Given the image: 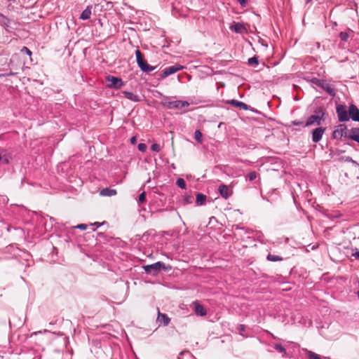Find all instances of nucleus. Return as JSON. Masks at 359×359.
Segmentation results:
<instances>
[{"label":"nucleus","mask_w":359,"mask_h":359,"mask_svg":"<svg viewBox=\"0 0 359 359\" xmlns=\"http://www.w3.org/2000/svg\"><path fill=\"white\" fill-rule=\"evenodd\" d=\"M157 322L163 326H167L170 322V318L165 313H158Z\"/></svg>","instance_id":"ddd939ff"},{"label":"nucleus","mask_w":359,"mask_h":359,"mask_svg":"<svg viewBox=\"0 0 359 359\" xmlns=\"http://www.w3.org/2000/svg\"><path fill=\"white\" fill-rule=\"evenodd\" d=\"M122 93L125 95L126 98H128L130 100H132L133 102H139L140 97L137 95H135L132 92L129 91H123Z\"/></svg>","instance_id":"aec40b11"},{"label":"nucleus","mask_w":359,"mask_h":359,"mask_svg":"<svg viewBox=\"0 0 359 359\" xmlns=\"http://www.w3.org/2000/svg\"><path fill=\"white\" fill-rule=\"evenodd\" d=\"M339 161H345L348 163H351L353 165L355 166H359V163L354 161L351 156H341L339 158Z\"/></svg>","instance_id":"5701e85b"},{"label":"nucleus","mask_w":359,"mask_h":359,"mask_svg":"<svg viewBox=\"0 0 359 359\" xmlns=\"http://www.w3.org/2000/svg\"><path fill=\"white\" fill-rule=\"evenodd\" d=\"M352 256L354 257L356 259L359 260V251L352 253Z\"/></svg>","instance_id":"a19ab883"},{"label":"nucleus","mask_w":359,"mask_h":359,"mask_svg":"<svg viewBox=\"0 0 359 359\" xmlns=\"http://www.w3.org/2000/svg\"><path fill=\"white\" fill-rule=\"evenodd\" d=\"M1 160V156L0 155V161Z\"/></svg>","instance_id":"09e8293b"},{"label":"nucleus","mask_w":359,"mask_h":359,"mask_svg":"<svg viewBox=\"0 0 359 359\" xmlns=\"http://www.w3.org/2000/svg\"><path fill=\"white\" fill-rule=\"evenodd\" d=\"M184 200L185 201L186 203H192L193 197L191 196H186L184 198Z\"/></svg>","instance_id":"4c0bfd02"},{"label":"nucleus","mask_w":359,"mask_h":359,"mask_svg":"<svg viewBox=\"0 0 359 359\" xmlns=\"http://www.w3.org/2000/svg\"><path fill=\"white\" fill-rule=\"evenodd\" d=\"M246 178L249 181H253L257 178V172L255 171H250L247 175Z\"/></svg>","instance_id":"bb28decb"},{"label":"nucleus","mask_w":359,"mask_h":359,"mask_svg":"<svg viewBox=\"0 0 359 359\" xmlns=\"http://www.w3.org/2000/svg\"><path fill=\"white\" fill-rule=\"evenodd\" d=\"M357 295L359 297V290L357 292Z\"/></svg>","instance_id":"a18cd8bd"},{"label":"nucleus","mask_w":359,"mask_h":359,"mask_svg":"<svg viewBox=\"0 0 359 359\" xmlns=\"http://www.w3.org/2000/svg\"><path fill=\"white\" fill-rule=\"evenodd\" d=\"M91 225H96L98 227V226H100L102 225V224H100L99 222H95L94 224H91Z\"/></svg>","instance_id":"37998d69"},{"label":"nucleus","mask_w":359,"mask_h":359,"mask_svg":"<svg viewBox=\"0 0 359 359\" xmlns=\"http://www.w3.org/2000/svg\"><path fill=\"white\" fill-rule=\"evenodd\" d=\"M176 184L181 189H186V182L182 178H178L177 180Z\"/></svg>","instance_id":"cd10ccee"},{"label":"nucleus","mask_w":359,"mask_h":359,"mask_svg":"<svg viewBox=\"0 0 359 359\" xmlns=\"http://www.w3.org/2000/svg\"><path fill=\"white\" fill-rule=\"evenodd\" d=\"M349 130L345 124H339L334 130L332 137L334 139L338 140L344 137L348 139Z\"/></svg>","instance_id":"39448f33"},{"label":"nucleus","mask_w":359,"mask_h":359,"mask_svg":"<svg viewBox=\"0 0 359 359\" xmlns=\"http://www.w3.org/2000/svg\"><path fill=\"white\" fill-rule=\"evenodd\" d=\"M349 33L351 34H353V31L348 29V32H341L339 33V38L342 41H347V40L348 39V38L350 37V34Z\"/></svg>","instance_id":"412c9836"},{"label":"nucleus","mask_w":359,"mask_h":359,"mask_svg":"<svg viewBox=\"0 0 359 359\" xmlns=\"http://www.w3.org/2000/svg\"><path fill=\"white\" fill-rule=\"evenodd\" d=\"M307 356L309 359H321L318 354L311 351H307Z\"/></svg>","instance_id":"c85d7f7f"},{"label":"nucleus","mask_w":359,"mask_h":359,"mask_svg":"<svg viewBox=\"0 0 359 359\" xmlns=\"http://www.w3.org/2000/svg\"><path fill=\"white\" fill-rule=\"evenodd\" d=\"M107 81L108 82L107 86L110 88L120 89L124 86L123 81L119 77L107 76Z\"/></svg>","instance_id":"0eeeda50"},{"label":"nucleus","mask_w":359,"mask_h":359,"mask_svg":"<svg viewBox=\"0 0 359 359\" xmlns=\"http://www.w3.org/2000/svg\"><path fill=\"white\" fill-rule=\"evenodd\" d=\"M0 25L4 27L10 26V20L1 13H0Z\"/></svg>","instance_id":"4be33fe9"},{"label":"nucleus","mask_w":359,"mask_h":359,"mask_svg":"<svg viewBox=\"0 0 359 359\" xmlns=\"http://www.w3.org/2000/svg\"><path fill=\"white\" fill-rule=\"evenodd\" d=\"M229 29L236 33L242 34L246 32V28L241 22H235L233 25L230 26Z\"/></svg>","instance_id":"dca6fc26"},{"label":"nucleus","mask_w":359,"mask_h":359,"mask_svg":"<svg viewBox=\"0 0 359 359\" xmlns=\"http://www.w3.org/2000/svg\"><path fill=\"white\" fill-rule=\"evenodd\" d=\"M322 89H323L327 93H328L331 96H334L336 94L335 89L332 87V86L328 83L325 80H323L320 86Z\"/></svg>","instance_id":"9b49d317"},{"label":"nucleus","mask_w":359,"mask_h":359,"mask_svg":"<svg viewBox=\"0 0 359 359\" xmlns=\"http://www.w3.org/2000/svg\"><path fill=\"white\" fill-rule=\"evenodd\" d=\"M218 191L221 196L224 199H228L232 194V191L226 184H222L218 187Z\"/></svg>","instance_id":"9d476101"},{"label":"nucleus","mask_w":359,"mask_h":359,"mask_svg":"<svg viewBox=\"0 0 359 359\" xmlns=\"http://www.w3.org/2000/svg\"><path fill=\"white\" fill-rule=\"evenodd\" d=\"M136 61L140 69L144 72H150L155 69V67L149 65L144 58L142 52L137 49L135 51Z\"/></svg>","instance_id":"20e7f679"},{"label":"nucleus","mask_w":359,"mask_h":359,"mask_svg":"<svg viewBox=\"0 0 359 359\" xmlns=\"http://www.w3.org/2000/svg\"><path fill=\"white\" fill-rule=\"evenodd\" d=\"M203 135L199 130H196L194 133V139L196 141L200 144L203 142Z\"/></svg>","instance_id":"a878e982"},{"label":"nucleus","mask_w":359,"mask_h":359,"mask_svg":"<svg viewBox=\"0 0 359 359\" xmlns=\"http://www.w3.org/2000/svg\"><path fill=\"white\" fill-rule=\"evenodd\" d=\"M266 259L269 262H280L283 260V258L279 255L269 254L266 256Z\"/></svg>","instance_id":"b1692460"},{"label":"nucleus","mask_w":359,"mask_h":359,"mask_svg":"<svg viewBox=\"0 0 359 359\" xmlns=\"http://www.w3.org/2000/svg\"><path fill=\"white\" fill-rule=\"evenodd\" d=\"M207 200V196L201 193L196 194V205L197 206L203 205Z\"/></svg>","instance_id":"a211bd4d"},{"label":"nucleus","mask_w":359,"mask_h":359,"mask_svg":"<svg viewBox=\"0 0 359 359\" xmlns=\"http://www.w3.org/2000/svg\"><path fill=\"white\" fill-rule=\"evenodd\" d=\"M138 150L142 152H145L147 150V145L144 143H140L137 145Z\"/></svg>","instance_id":"473e14b6"},{"label":"nucleus","mask_w":359,"mask_h":359,"mask_svg":"<svg viewBox=\"0 0 359 359\" xmlns=\"http://www.w3.org/2000/svg\"><path fill=\"white\" fill-rule=\"evenodd\" d=\"M313 113V114L309 116L304 126L307 127L313 125L320 126L321 125L322 121L325 120L326 109L324 107L320 106L317 107L314 110Z\"/></svg>","instance_id":"f03ea898"},{"label":"nucleus","mask_w":359,"mask_h":359,"mask_svg":"<svg viewBox=\"0 0 359 359\" xmlns=\"http://www.w3.org/2000/svg\"><path fill=\"white\" fill-rule=\"evenodd\" d=\"M143 269L148 274L156 275L161 270H170L171 266L170 265L166 266L162 262H157L152 264L143 266Z\"/></svg>","instance_id":"7ed1b4c3"},{"label":"nucleus","mask_w":359,"mask_h":359,"mask_svg":"<svg viewBox=\"0 0 359 359\" xmlns=\"http://www.w3.org/2000/svg\"><path fill=\"white\" fill-rule=\"evenodd\" d=\"M312 0H306L307 3L311 2Z\"/></svg>","instance_id":"49530a36"},{"label":"nucleus","mask_w":359,"mask_h":359,"mask_svg":"<svg viewBox=\"0 0 359 359\" xmlns=\"http://www.w3.org/2000/svg\"><path fill=\"white\" fill-rule=\"evenodd\" d=\"M73 229H80V230H86L87 229V225L85 224H78L75 226H73L72 227Z\"/></svg>","instance_id":"c9c22d12"},{"label":"nucleus","mask_w":359,"mask_h":359,"mask_svg":"<svg viewBox=\"0 0 359 359\" xmlns=\"http://www.w3.org/2000/svg\"><path fill=\"white\" fill-rule=\"evenodd\" d=\"M227 103L230 104L231 105H232L235 107H237V108H239L241 109H244V110H248L249 108L248 104H246L245 103H244L243 102L236 100H228Z\"/></svg>","instance_id":"2eb2a0df"},{"label":"nucleus","mask_w":359,"mask_h":359,"mask_svg":"<svg viewBox=\"0 0 359 359\" xmlns=\"http://www.w3.org/2000/svg\"><path fill=\"white\" fill-rule=\"evenodd\" d=\"M92 6H88L87 8L83 11L80 15V18L82 20H88L90 18Z\"/></svg>","instance_id":"6ab92c4d"},{"label":"nucleus","mask_w":359,"mask_h":359,"mask_svg":"<svg viewBox=\"0 0 359 359\" xmlns=\"http://www.w3.org/2000/svg\"><path fill=\"white\" fill-rule=\"evenodd\" d=\"M325 128L318 127L312 130V141L315 143L318 142L323 137L325 131Z\"/></svg>","instance_id":"1a4fd4ad"},{"label":"nucleus","mask_w":359,"mask_h":359,"mask_svg":"<svg viewBox=\"0 0 359 359\" xmlns=\"http://www.w3.org/2000/svg\"><path fill=\"white\" fill-rule=\"evenodd\" d=\"M245 329H246V326L245 325H242V324L238 325L237 327V330H238V333L243 337H245L243 334V332L245 331Z\"/></svg>","instance_id":"7c9ffc66"},{"label":"nucleus","mask_w":359,"mask_h":359,"mask_svg":"<svg viewBox=\"0 0 359 359\" xmlns=\"http://www.w3.org/2000/svg\"><path fill=\"white\" fill-rule=\"evenodd\" d=\"M177 359H182L180 355L178 356Z\"/></svg>","instance_id":"de8ad7c7"},{"label":"nucleus","mask_w":359,"mask_h":359,"mask_svg":"<svg viewBox=\"0 0 359 359\" xmlns=\"http://www.w3.org/2000/svg\"><path fill=\"white\" fill-rule=\"evenodd\" d=\"M136 142H137L136 137H135V136H134V137H132L130 138V142H131L132 144H135V143H136Z\"/></svg>","instance_id":"79ce46f5"},{"label":"nucleus","mask_w":359,"mask_h":359,"mask_svg":"<svg viewBox=\"0 0 359 359\" xmlns=\"http://www.w3.org/2000/svg\"><path fill=\"white\" fill-rule=\"evenodd\" d=\"M193 305L194 306V311L198 316H205L207 315V310L205 308L197 301L194 302Z\"/></svg>","instance_id":"f8f14e48"},{"label":"nucleus","mask_w":359,"mask_h":359,"mask_svg":"<svg viewBox=\"0 0 359 359\" xmlns=\"http://www.w3.org/2000/svg\"><path fill=\"white\" fill-rule=\"evenodd\" d=\"M183 68H184V67L180 65H175L172 66H169L162 70V72L160 74V77H161V79H163L168 77V76L176 73L177 72H178L180 70H182Z\"/></svg>","instance_id":"6e6552de"},{"label":"nucleus","mask_w":359,"mask_h":359,"mask_svg":"<svg viewBox=\"0 0 359 359\" xmlns=\"http://www.w3.org/2000/svg\"><path fill=\"white\" fill-rule=\"evenodd\" d=\"M323 80L314 77L311 80V82L319 87Z\"/></svg>","instance_id":"72a5a7b5"},{"label":"nucleus","mask_w":359,"mask_h":359,"mask_svg":"<svg viewBox=\"0 0 359 359\" xmlns=\"http://www.w3.org/2000/svg\"><path fill=\"white\" fill-rule=\"evenodd\" d=\"M164 107H166L169 109H183L185 107H188L190 104L187 101L183 100H175L170 102H166L163 103Z\"/></svg>","instance_id":"423d86ee"},{"label":"nucleus","mask_w":359,"mask_h":359,"mask_svg":"<svg viewBox=\"0 0 359 359\" xmlns=\"http://www.w3.org/2000/svg\"><path fill=\"white\" fill-rule=\"evenodd\" d=\"M3 201H4V203H6L8 201V199L4 197Z\"/></svg>","instance_id":"c03bdc74"},{"label":"nucleus","mask_w":359,"mask_h":359,"mask_svg":"<svg viewBox=\"0 0 359 359\" xmlns=\"http://www.w3.org/2000/svg\"><path fill=\"white\" fill-rule=\"evenodd\" d=\"M151 149L156 152L161 151V146L158 144H153L151 147Z\"/></svg>","instance_id":"f704fd0d"},{"label":"nucleus","mask_w":359,"mask_h":359,"mask_svg":"<svg viewBox=\"0 0 359 359\" xmlns=\"http://www.w3.org/2000/svg\"><path fill=\"white\" fill-rule=\"evenodd\" d=\"M336 113L339 122H346L350 119L359 122V109L351 104L349 107L344 103H336Z\"/></svg>","instance_id":"f257e3e1"},{"label":"nucleus","mask_w":359,"mask_h":359,"mask_svg":"<svg viewBox=\"0 0 359 359\" xmlns=\"http://www.w3.org/2000/svg\"><path fill=\"white\" fill-rule=\"evenodd\" d=\"M116 194V190L111 188L102 189L100 192V194L103 196H115Z\"/></svg>","instance_id":"f3484780"},{"label":"nucleus","mask_w":359,"mask_h":359,"mask_svg":"<svg viewBox=\"0 0 359 359\" xmlns=\"http://www.w3.org/2000/svg\"><path fill=\"white\" fill-rule=\"evenodd\" d=\"M21 52L22 53H25L26 54H27L28 55H32V51L27 47L24 46L22 50H21Z\"/></svg>","instance_id":"e433bc0d"},{"label":"nucleus","mask_w":359,"mask_h":359,"mask_svg":"<svg viewBox=\"0 0 359 359\" xmlns=\"http://www.w3.org/2000/svg\"><path fill=\"white\" fill-rule=\"evenodd\" d=\"M138 202L140 203H144L146 202V193L144 191L140 194L138 198Z\"/></svg>","instance_id":"2f4dec72"},{"label":"nucleus","mask_w":359,"mask_h":359,"mask_svg":"<svg viewBox=\"0 0 359 359\" xmlns=\"http://www.w3.org/2000/svg\"><path fill=\"white\" fill-rule=\"evenodd\" d=\"M292 123L294 126H302L304 124L303 121H297V120L293 121Z\"/></svg>","instance_id":"ea45409f"},{"label":"nucleus","mask_w":359,"mask_h":359,"mask_svg":"<svg viewBox=\"0 0 359 359\" xmlns=\"http://www.w3.org/2000/svg\"><path fill=\"white\" fill-rule=\"evenodd\" d=\"M248 63L250 65H257L259 64L258 58L256 56L248 59Z\"/></svg>","instance_id":"c756f323"},{"label":"nucleus","mask_w":359,"mask_h":359,"mask_svg":"<svg viewBox=\"0 0 359 359\" xmlns=\"http://www.w3.org/2000/svg\"><path fill=\"white\" fill-rule=\"evenodd\" d=\"M237 1L241 4L242 6H245L248 4L247 0H237Z\"/></svg>","instance_id":"58836bf2"},{"label":"nucleus","mask_w":359,"mask_h":359,"mask_svg":"<svg viewBox=\"0 0 359 359\" xmlns=\"http://www.w3.org/2000/svg\"><path fill=\"white\" fill-rule=\"evenodd\" d=\"M273 348L279 353L283 354V357L286 356V350L285 348L280 344H275L273 345Z\"/></svg>","instance_id":"393cba45"},{"label":"nucleus","mask_w":359,"mask_h":359,"mask_svg":"<svg viewBox=\"0 0 359 359\" xmlns=\"http://www.w3.org/2000/svg\"><path fill=\"white\" fill-rule=\"evenodd\" d=\"M348 139L353 140L359 144V127L352 128L349 130Z\"/></svg>","instance_id":"4468645a"}]
</instances>
